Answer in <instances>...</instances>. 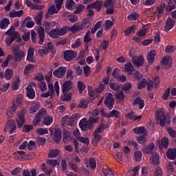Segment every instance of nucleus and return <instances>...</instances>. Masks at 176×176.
Instances as JSON below:
<instances>
[{
  "mask_svg": "<svg viewBox=\"0 0 176 176\" xmlns=\"http://www.w3.org/2000/svg\"><path fill=\"white\" fill-rule=\"evenodd\" d=\"M21 104V99L16 98V100H13L12 107H9L7 110V116L8 118H13L14 116V113L16 111H17V108Z\"/></svg>",
  "mask_w": 176,
  "mask_h": 176,
  "instance_id": "obj_1",
  "label": "nucleus"
},
{
  "mask_svg": "<svg viewBox=\"0 0 176 176\" xmlns=\"http://www.w3.org/2000/svg\"><path fill=\"white\" fill-rule=\"evenodd\" d=\"M63 140L64 142H67V141H69V140H72V142H73V144H74L75 151L76 152H79V148H80V144L78 142V140H76V139H72L70 131H68L67 130L63 131Z\"/></svg>",
  "mask_w": 176,
  "mask_h": 176,
  "instance_id": "obj_2",
  "label": "nucleus"
},
{
  "mask_svg": "<svg viewBox=\"0 0 176 176\" xmlns=\"http://www.w3.org/2000/svg\"><path fill=\"white\" fill-rule=\"evenodd\" d=\"M63 2H64V0H55L56 6H52L51 7H50V8L48 9L47 14H50L52 16L54 14L58 13V10L61 9V6Z\"/></svg>",
  "mask_w": 176,
  "mask_h": 176,
  "instance_id": "obj_3",
  "label": "nucleus"
},
{
  "mask_svg": "<svg viewBox=\"0 0 176 176\" xmlns=\"http://www.w3.org/2000/svg\"><path fill=\"white\" fill-rule=\"evenodd\" d=\"M12 53L14 56V60L17 62L21 61L23 58H24V56H25V53L20 50L19 46H15L13 47Z\"/></svg>",
  "mask_w": 176,
  "mask_h": 176,
  "instance_id": "obj_4",
  "label": "nucleus"
},
{
  "mask_svg": "<svg viewBox=\"0 0 176 176\" xmlns=\"http://www.w3.org/2000/svg\"><path fill=\"white\" fill-rule=\"evenodd\" d=\"M147 85V90H152V89H153V81L147 79H142V81L139 82L138 85V89H144V87H145V86H146Z\"/></svg>",
  "mask_w": 176,
  "mask_h": 176,
  "instance_id": "obj_5",
  "label": "nucleus"
},
{
  "mask_svg": "<svg viewBox=\"0 0 176 176\" xmlns=\"http://www.w3.org/2000/svg\"><path fill=\"white\" fill-rule=\"evenodd\" d=\"M79 126L84 131L93 129V124L90 123L89 120L87 121V118H82L79 122Z\"/></svg>",
  "mask_w": 176,
  "mask_h": 176,
  "instance_id": "obj_6",
  "label": "nucleus"
},
{
  "mask_svg": "<svg viewBox=\"0 0 176 176\" xmlns=\"http://www.w3.org/2000/svg\"><path fill=\"white\" fill-rule=\"evenodd\" d=\"M104 105L109 108V109H112L115 104V98H113V95L111 93L106 94V99L104 102Z\"/></svg>",
  "mask_w": 176,
  "mask_h": 176,
  "instance_id": "obj_7",
  "label": "nucleus"
},
{
  "mask_svg": "<svg viewBox=\"0 0 176 176\" xmlns=\"http://www.w3.org/2000/svg\"><path fill=\"white\" fill-rule=\"evenodd\" d=\"M157 120L160 122V126L164 127L167 122V117L166 116V113L163 111H158L156 113Z\"/></svg>",
  "mask_w": 176,
  "mask_h": 176,
  "instance_id": "obj_8",
  "label": "nucleus"
},
{
  "mask_svg": "<svg viewBox=\"0 0 176 176\" xmlns=\"http://www.w3.org/2000/svg\"><path fill=\"white\" fill-rule=\"evenodd\" d=\"M32 87H36V84H35L34 82H31L26 87L27 97H28V98H30V100H33V98H35V91Z\"/></svg>",
  "mask_w": 176,
  "mask_h": 176,
  "instance_id": "obj_9",
  "label": "nucleus"
},
{
  "mask_svg": "<svg viewBox=\"0 0 176 176\" xmlns=\"http://www.w3.org/2000/svg\"><path fill=\"white\" fill-rule=\"evenodd\" d=\"M17 116L18 118L16 119V124L18 127H23V124L25 123V119L24 118L25 116V110H21L18 113Z\"/></svg>",
  "mask_w": 176,
  "mask_h": 176,
  "instance_id": "obj_10",
  "label": "nucleus"
},
{
  "mask_svg": "<svg viewBox=\"0 0 176 176\" xmlns=\"http://www.w3.org/2000/svg\"><path fill=\"white\" fill-rule=\"evenodd\" d=\"M4 131L13 134L16 131V122L13 120H10L5 126Z\"/></svg>",
  "mask_w": 176,
  "mask_h": 176,
  "instance_id": "obj_11",
  "label": "nucleus"
},
{
  "mask_svg": "<svg viewBox=\"0 0 176 176\" xmlns=\"http://www.w3.org/2000/svg\"><path fill=\"white\" fill-rule=\"evenodd\" d=\"M47 116V111H46V109H41V110L38 111L37 115L36 116L34 124L35 125H37L38 123H39V122H41V120H42L43 118H46Z\"/></svg>",
  "mask_w": 176,
  "mask_h": 176,
  "instance_id": "obj_12",
  "label": "nucleus"
},
{
  "mask_svg": "<svg viewBox=\"0 0 176 176\" xmlns=\"http://www.w3.org/2000/svg\"><path fill=\"white\" fill-rule=\"evenodd\" d=\"M132 63L134 65H136V67H142L145 63V58L142 55L135 56L133 57Z\"/></svg>",
  "mask_w": 176,
  "mask_h": 176,
  "instance_id": "obj_13",
  "label": "nucleus"
},
{
  "mask_svg": "<svg viewBox=\"0 0 176 176\" xmlns=\"http://www.w3.org/2000/svg\"><path fill=\"white\" fill-rule=\"evenodd\" d=\"M67 72V67L61 66L58 69H55L53 72V75L55 76L56 78H63L65 73Z\"/></svg>",
  "mask_w": 176,
  "mask_h": 176,
  "instance_id": "obj_14",
  "label": "nucleus"
},
{
  "mask_svg": "<svg viewBox=\"0 0 176 176\" xmlns=\"http://www.w3.org/2000/svg\"><path fill=\"white\" fill-rule=\"evenodd\" d=\"M156 54H157V53L156 52V50H151L148 52L147 63L149 65H152V64L155 63V57L156 56Z\"/></svg>",
  "mask_w": 176,
  "mask_h": 176,
  "instance_id": "obj_15",
  "label": "nucleus"
},
{
  "mask_svg": "<svg viewBox=\"0 0 176 176\" xmlns=\"http://www.w3.org/2000/svg\"><path fill=\"white\" fill-rule=\"evenodd\" d=\"M76 57V52L71 50H67L64 52V59L66 61H71V60Z\"/></svg>",
  "mask_w": 176,
  "mask_h": 176,
  "instance_id": "obj_16",
  "label": "nucleus"
},
{
  "mask_svg": "<svg viewBox=\"0 0 176 176\" xmlns=\"http://www.w3.org/2000/svg\"><path fill=\"white\" fill-rule=\"evenodd\" d=\"M160 160V155L159 153H155L151 155L149 158L150 164L157 165Z\"/></svg>",
  "mask_w": 176,
  "mask_h": 176,
  "instance_id": "obj_17",
  "label": "nucleus"
},
{
  "mask_svg": "<svg viewBox=\"0 0 176 176\" xmlns=\"http://www.w3.org/2000/svg\"><path fill=\"white\" fill-rule=\"evenodd\" d=\"M73 86L72 82L70 80L65 81L62 86L63 94H67L69 90L72 89Z\"/></svg>",
  "mask_w": 176,
  "mask_h": 176,
  "instance_id": "obj_18",
  "label": "nucleus"
},
{
  "mask_svg": "<svg viewBox=\"0 0 176 176\" xmlns=\"http://www.w3.org/2000/svg\"><path fill=\"white\" fill-rule=\"evenodd\" d=\"M143 153H146V155H151V153H153V151H155V144L151 143L147 146H145L142 149Z\"/></svg>",
  "mask_w": 176,
  "mask_h": 176,
  "instance_id": "obj_19",
  "label": "nucleus"
},
{
  "mask_svg": "<svg viewBox=\"0 0 176 176\" xmlns=\"http://www.w3.org/2000/svg\"><path fill=\"white\" fill-rule=\"evenodd\" d=\"M156 145L160 146V148L164 147L167 149V148H168V138H164L162 141H160V140H157L156 141Z\"/></svg>",
  "mask_w": 176,
  "mask_h": 176,
  "instance_id": "obj_20",
  "label": "nucleus"
},
{
  "mask_svg": "<svg viewBox=\"0 0 176 176\" xmlns=\"http://www.w3.org/2000/svg\"><path fill=\"white\" fill-rule=\"evenodd\" d=\"M166 157L170 160L176 159V148H169L166 153Z\"/></svg>",
  "mask_w": 176,
  "mask_h": 176,
  "instance_id": "obj_21",
  "label": "nucleus"
},
{
  "mask_svg": "<svg viewBox=\"0 0 176 176\" xmlns=\"http://www.w3.org/2000/svg\"><path fill=\"white\" fill-rule=\"evenodd\" d=\"M13 75H14V71H13L12 68H7L3 74V78H5L6 80H10V79L13 78Z\"/></svg>",
  "mask_w": 176,
  "mask_h": 176,
  "instance_id": "obj_22",
  "label": "nucleus"
},
{
  "mask_svg": "<svg viewBox=\"0 0 176 176\" xmlns=\"http://www.w3.org/2000/svg\"><path fill=\"white\" fill-rule=\"evenodd\" d=\"M175 24V21L173 19L168 18L165 23V31H170L171 28H174Z\"/></svg>",
  "mask_w": 176,
  "mask_h": 176,
  "instance_id": "obj_23",
  "label": "nucleus"
},
{
  "mask_svg": "<svg viewBox=\"0 0 176 176\" xmlns=\"http://www.w3.org/2000/svg\"><path fill=\"white\" fill-rule=\"evenodd\" d=\"M79 118H80V116L78 113H75L71 116L68 122V126H75V124H76V120H78Z\"/></svg>",
  "mask_w": 176,
  "mask_h": 176,
  "instance_id": "obj_24",
  "label": "nucleus"
},
{
  "mask_svg": "<svg viewBox=\"0 0 176 176\" xmlns=\"http://www.w3.org/2000/svg\"><path fill=\"white\" fill-rule=\"evenodd\" d=\"M124 71L128 74V75H133V72L134 71V67L131 62H128L125 64Z\"/></svg>",
  "mask_w": 176,
  "mask_h": 176,
  "instance_id": "obj_25",
  "label": "nucleus"
},
{
  "mask_svg": "<svg viewBox=\"0 0 176 176\" xmlns=\"http://www.w3.org/2000/svg\"><path fill=\"white\" fill-rule=\"evenodd\" d=\"M35 50L32 47H30L28 50V56L27 60L30 61V63H34V52Z\"/></svg>",
  "mask_w": 176,
  "mask_h": 176,
  "instance_id": "obj_26",
  "label": "nucleus"
},
{
  "mask_svg": "<svg viewBox=\"0 0 176 176\" xmlns=\"http://www.w3.org/2000/svg\"><path fill=\"white\" fill-rule=\"evenodd\" d=\"M15 30L16 28H14V26H12L6 32V35H8V36L19 38V32H16Z\"/></svg>",
  "mask_w": 176,
  "mask_h": 176,
  "instance_id": "obj_27",
  "label": "nucleus"
},
{
  "mask_svg": "<svg viewBox=\"0 0 176 176\" xmlns=\"http://www.w3.org/2000/svg\"><path fill=\"white\" fill-rule=\"evenodd\" d=\"M24 14V10H20L19 11H11L9 13L10 17L14 19V17H21Z\"/></svg>",
  "mask_w": 176,
  "mask_h": 176,
  "instance_id": "obj_28",
  "label": "nucleus"
},
{
  "mask_svg": "<svg viewBox=\"0 0 176 176\" xmlns=\"http://www.w3.org/2000/svg\"><path fill=\"white\" fill-rule=\"evenodd\" d=\"M65 8L68 10H74L76 8V4L74 0H67L65 3Z\"/></svg>",
  "mask_w": 176,
  "mask_h": 176,
  "instance_id": "obj_29",
  "label": "nucleus"
},
{
  "mask_svg": "<svg viewBox=\"0 0 176 176\" xmlns=\"http://www.w3.org/2000/svg\"><path fill=\"white\" fill-rule=\"evenodd\" d=\"M63 138L62 132L60 129H56L54 135V141L55 142H60Z\"/></svg>",
  "mask_w": 176,
  "mask_h": 176,
  "instance_id": "obj_30",
  "label": "nucleus"
},
{
  "mask_svg": "<svg viewBox=\"0 0 176 176\" xmlns=\"http://www.w3.org/2000/svg\"><path fill=\"white\" fill-rule=\"evenodd\" d=\"M43 25L45 27V31H49L51 28H53L56 25L55 22H49L47 21H43Z\"/></svg>",
  "mask_w": 176,
  "mask_h": 176,
  "instance_id": "obj_31",
  "label": "nucleus"
},
{
  "mask_svg": "<svg viewBox=\"0 0 176 176\" xmlns=\"http://www.w3.org/2000/svg\"><path fill=\"white\" fill-rule=\"evenodd\" d=\"M117 102H123L124 101V94L122 91H118L116 93Z\"/></svg>",
  "mask_w": 176,
  "mask_h": 176,
  "instance_id": "obj_32",
  "label": "nucleus"
},
{
  "mask_svg": "<svg viewBox=\"0 0 176 176\" xmlns=\"http://www.w3.org/2000/svg\"><path fill=\"white\" fill-rule=\"evenodd\" d=\"M133 104L135 105H139L140 109H142L144 107H145V102H144V100H142L141 98H136L133 100Z\"/></svg>",
  "mask_w": 176,
  "mask_h": 176,
  "instance_id": "obj_33",
  "label": "nucleus"
},
{
  "mask_svg": "<svg viewBox=\"0 0 176 176\" xmlns=\"http://www.w3.org/2000/svg\"><path fill=\"white\" fill-rule=\"evenodd\" d=\"M41 108V103L37 102V103H33L30 106L29 111L30 113H35L36 111H38Z\"/></svg>",
  "mask_w": 176,
  "mask_h": 176,
  "instance_id": "obj_34",
  "label": "nucleus"
},
{
  "mask_svg": "<svg viewBox=\"0 0 176 176\" xmlns=\"http://www.w3.org/2000/svg\"><path fill=\"white\" fill-rule=\"evenodd\" d=\"M81 30H83V25H74L67 28V31H71L72 32H76V31H81Z\"/></svg>",
  "mask_w": 176,
  "mask_h": 176,
  "instance_id": "obj_35",
  "label": "nucleus"
},
{
  "mask_svg": "<svg viewBox=\"0 0 176 176\" xmlns=\"http://www.w3.org/2000/svg\"><path fill=\"white\" fill-rule=\"evenodd\" d=\"M10 24V21L9 19H3L0 21V28L1 30H5L8 28V26Z\"/></svg>",
  "mask_w": 176,
  "mask_h": 176,
  "instance_id": "obj_36",
  "label": "nucleus"
},
{
  "mask_svg": "<svg viewBox=\"0 0 176 176\" xmlns=\"http://www.w3.org/2000/svg\"><path fill=\"white\" fill-rule=\"evenodd\" d=\"M89 5L91 6L92 9H96L97 12H100V10H101V8L102 7V1H96Z\"/></svg>",
  "mask_w": 176,
  "mask_h": 176,
  "instance_id": "obj_37",
  "label": "nucleus"
},
{
  "mask_svg": "<svg viewBox=\"0 0 176 176\" xmlns=\"http://www.w3.org/2000/svg\"><path fill=\"white\" fill-rule=\"evenodd\" d=\"M133 131L135 134H143V135L146 134V129L142 126L134 128Z\"/></svg>",
  "mask_w": 176,
  "mask_h": 176,
  "instance_id": "obj_38",
  "label": "nucleus"
},
{
  "mask_svg": "<svg viewBox=\"0 0 176 176\" xmlns=\"http://www.w3.org/2000/svg\"><path fill=\"white\" fill-rule=\"evenodd\" d=\"M131 87H133V85H131V82H126V83L124 84V85L122 86V90L126 94H130V89H131Z\"/></svg>",
  "mask_w": 176,
  "mask_h": 176,
  "instance_id": "obj_39",
  "label": "nucleus"
},
{
  "mask_svg": "<svg viewBox=\"0 0 176 176\" xmlns=\"http://www.w3.org/2000/svg\"><path fill=\"white\" fill-rule=\"evenodd\" d=\"M43 17V14L42 12H38L36 14V16L34 17V21L36 24H42V18Z\"/></svg>",
  "mask_w": 176,
  "mask_h": 176,
  "instance_id": "obj_40",
  "label": "nucleus"
},
{
  "mask_svg": "<svg viewBox=\"0 0 176 176\" xmlns=\"http://www.w3.org/2000/svg\"><path fill=\"white\" fill-rule=\"evenodd\" d=\"M58 31V35L59 36H63L68 32V27L65 26L63 28H61V29H57Z\"/></svg>",
  "mask_w": 176,
  "mask_h": 176,
  "instance_id": "obj_41",
  "label": "nucleus"
},
{
  "mask_svg": "<svg viewBox=\"0 0 176 176\" xmlns=\"http://www.w3.org/2000/svg\"><path fill=\"white\" fill-rule=\"evenodd\" d=\"M32 71H34V65L29 64L25 68L24 74L30 75V74H31L32 72Z\"/></svg>",
  "mask_w": 176,
  "mask_h": 176,
  "instance_id": "obj_42",
  "label": "nucleus"
},
{
  "mask_svg": "<svg viewBox=\"0 0 176 176\" xmlns=\"http://www.w3.org/2000/svg\"><path fill=\"white\" fill-rule=\"evenodd\" d=\"M162 63L166 67H170L171 65V63H173V60H171V57H170V56H165L162 59Z\"/></svg>",
  "mask_w": 176,
  "mask_h": 176,
  "instance_id": "obj_43",
  "label": "nucleus"
},
{
  "mask_svg": "<svg viewBox=\"0 0 176 176\" xmlns=\"http://www.w3.org/2000/svg\"><path fill=\"white\" fill-rule=\"evenodd\" d=\"M138 27L136 25H133L124 31V34L126 36L130 35V34H134L135 30H137Z\"/></svg>",
  "mask_w": 176,
  "mask_h": 176,
  "instance_id": "obj_44",
  "label": "nucleus"
},
{
  "mask_svg": "<svg viewBox=\"0 0 176 176\" xmlns=\"http://www.w3.org/2000/svg\"><path fill=\"white\" fill-rule=\"evenodd\" d=\"M94 138L93 140V144L94 145H97L98 144V141L101 140L102 136L100 135V133H98V132H94Z\"/></svg>",
  "mask_w": 176,
  "mask_h": 176,
  "instance_id": "obj_45",
  "label": "nucleus"
},
{
  "mask_svg": "<svg viewBox=\"0 0 176 176\" xmlns=\"http://www.w3.org/2000/svg\"><path fill=\"white\" fill-rule=\"evenodd\" d=\"M60 155V150L58 149H53L50 150L48 154L49 157H56Z\"/></svg>",
  "mask_w": 176,
  "mask_h": 176,
  "instance_id": "obj_46",
  "label": "nucleus"
},
{
  "mask_svg": "<svg viewBox=\"0 0 176 176\" xmlns=\"http://www.w3.org/2000/svg\"><path fill=\"white\" fill-rule=\"evenodd\" d=\"M134 157L136 162H141V159H142V153L140 151H135L134 152Z\"/></svg>",
  "mask_w": 176,
  "mask_h": 176,
  "instance_id": "obj_47",
  "label": "nucleus"
},
{
  "mask_svg": "<svg viewBox=\"0 0 176 176\" xmlns=\"http://www.w3.org/2000/svg\"><path fill=\"white\" fill-rule=\"evenodd\" d=\"M36 133L38 135H43L45 134H49V131L46 128H39L36 130Z\"/></svg>",
  "mask_w": 176,
  "mask_h": 176,
  "instance_id": "obj_48",
  "label": "nucleus"
},
{
  "mask_svg": "<svg viewBox=\"0 0 176 176\" xmlns=\"http://www.w3.org/2000/svg\"><path fill=\"white\" fill-rule=\"evenodd\" d=\"M49 36H50V38H53L54 39H55L56 38H58L59 36L57 28L51 30L49 32Z\"/></svg>",
  "mask_w": 176,
  "mask_h": 176,
  "instance_id": "obj_49",
  "label": "nucleus"
},
{
  "mask_svg": "<svg viewBox=\"0 0 176 176\" xmlns=\"http://www.w3.org/2000/svg\"><path fill=\"white\" fill-rule=\"evenodd\" d=\"M43 123H44V124H45V126H50L51 123H53V118H52L50 116L47 115L44 118Z\"/></svg>",
  "mask_w": 176,
  "mask_h": 176,
  "instance_id": "obj_50",
  "label": "nucleus"
},
{
  "mask_svg": "<svg viewBox=\"0 0 176 176\" xmlns=\"http://www.w3.org/2000/svg\"><path fill=\"white\" fill-rule=\"evenodd\" d=\"M69 166L73 171H75L76 173H78L79 171V168L78 167V164H75L73 162L70 161V162H69Z\"/></svg>",
  "mask_w": 176,
  "mask_h": 176,
  "instance_id": "obj_51",
  "label": "nucleus"
},
{
  "mask_svg": "<svg viewBox=\"0 0 176 176\" xmlns=\"http://www.w3.org/2000/svg\"><path fill=\"white\" fill-rule=\"evenodd\" d=\"M138 142L139 144H142V145L146 144V134H144V135H142V136L138 137Z\"/></svg>",
  "mask_w": 176,
  "mask_h": 176,
  "instance_id": "obj_52",
  "label": "nucleus"
},
{
  "mask_svg": "<svg viewBox=\"0 0 176 176\" xmlns=\"http://www.w3.org/2000/svg\"><path fill=\"white\" fill-rule=\"evenodd\" d=\"M16 37H14L12 36H8L6 38V43L8 45V46H10L13 42H14V39H16Z\"/></svg>",
  "mask_w": 176,
  "mask_h": 176,
  "instance_id": "obj_53",
  "label": "nucleus"
},
{
  "mask_svg": "<svg viewBox=\"0 0 176 176\" xmlns=\"http://www.w3.org/2000/svg\"><path fill=\"white\" fill-rule=\"evenodd\" d=\"M103 173L105 176H115L113 171L109 168H103Z\"/></svg>",
  "mask_w": 176,
  "mask_h": 176,
  "instance_id": "obj_54",
  "label": "nucleus"
},
{
  "mask_svg": "<svg viewBox=\"0 0 176 176\" xmlns=\"http://www.w3.org/2000/svg\"><path fill=\"white\" fill-rule=\"evenodd\" d=\"M140 17V15L137 12H132L129 16H128V20L135 21Z\"/></svg>",
  "mask_w": 176,
  "mask_h": 176,
  "instance_id": "obj_55",
  "label": "nucleus"
},
{
  "mask_svg": "<svg viewBox=\"0 0 176 176\" xmlns=\"http://www.w3.org/2000/svg\"><path fill=\"white\" fill-rule=\"evenodd\" d=\"M120 117V112L117 110H113L109 112V118H119Z\"/></svg>",
  "mask_w": 176,
  "mask_h": 176,
  "instance_id": "obj_56",
  "label": "nucleus"
},
{
  "mask_svg": "<svg viewBox=\"0 0 176 176\" xmlns=\"http://www.w3.org/2000/svg\"><path fill=\"white\" fill-rule=\"evenodd\" d=\"M85 6L82 4L78 5L74 10L75 14H79V13H82V12H83L85 10Z\"/></svg>",
  "mask_w": 176,
  "mask_h": 176,
  "instance_id": "obj_57",
  "label": "nucleus"
},
{
  "mask_svg": "<svg viewBox=\"0 0 176 176\" xmlns=\"http://www.w3.org/2000/svg\"><path fill=\"white\" fill-rule=\"evenodd\" d=\"M78 140L80 142L84 144V145H89V144H90V140H89V138L80 137Z\"/></svg>",
  "mask_w": 176,
  "mask_h": 176,
  "instance_id": "obj_58",
  "label": "nucleus"
},
{
  "mask_svg": "<svg viewBox=\"0 0 176 176\" xmlns=\"http://www.w3.org/2000/svg\"><path fill=\"white\" fill-rule=\"evenodd\" d=\"M87 105H89L88 100H81L78 104L79 108H87Z\"/></svg>",
  "mask_w": 176,
  "mask_h": 176,
  "instance_id": "obj_59",
  "label": "nucleus"
},
{
  "mask_svg": "<svg viewBox=\"0 0 176 176\" xmlns=\"http://www.w3.org/2000/svg\"><path fill=\"white\" fill-rule=\"evenodd\" d=\"M113 5H115V1L114 0H107L104 3V6L106 8H113Z\"/></svg>",
  "mask_w": 176,
  "mask_h": 176,
  "instance_id": "obj_60",
  "label": "nucleus"
},
{
  "mask_svg": "<svg viewBox=\"0 0 176 176\" xmlns=\"http://www.w3.org/2000/svg\"><path fill=\"white\" fill-rule=\"evenodd\" d=\"M66 78L67 79H69V80H72V79H74V71L68 69L67 71Z\"/></svg>",
  "mask_w": 176,
  "mask_h": 176,
  "instance_id": "obj_61",
  "label": "nucleus"
},
{
  "mask_svg": "<svg viewBox=\"0 0 176 176\" xmlns=\"http://www.w3.org/2000/svg\"><path fill=\"white\" fill-rule=\"evenodd\" d=\"M82 45V41L80 39L77 38L76 41L72 45V49H77V47H79Z\"/></svg>",
  "mask_w": 176,
  "mask_h": 176,
  "instance_id": "obj_62",
  "label": "nucleus"
},
{
  "mask_svg": "<svg viewBox=\"0 0 176 176\" xmlns=\"http://www.w3.org/2000/svg\"><path fill=\"white\" fill-rule=\"evenodd\" d=\"M105 28L108 31V30H111L112 26L113 25V22L110 20H107L104 23Z\"/></svg>",
  "mask_w": 176,
  "mask_h": 176,
  "instance_id": "obj_63",
  "label": "nucleus"
},
{
  "mask_svg": "<svg viewBox=\"0 0 176 176\" xmlns=\"http://www.w3.org/2000/svg\"><path fill=\"white\" fill-rule=\"evenodd\" d=\"M162 175H163V170L160 167H157L154 173V176H162Z\"/></svg>",
  "mask_w": 176,
  "mask_h": 176,
  "instance_id": "obj_64",
  "label": "nucleus"
}]
</instances>
